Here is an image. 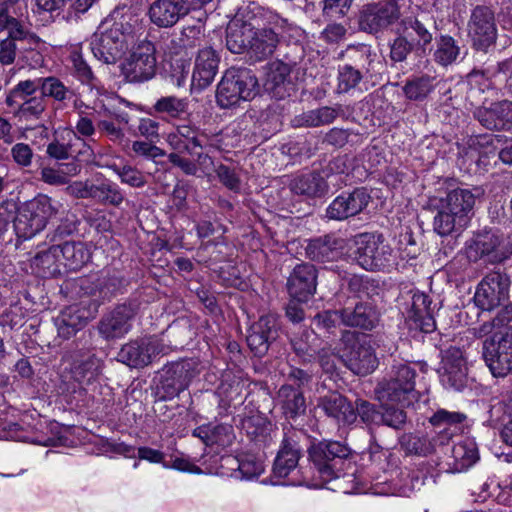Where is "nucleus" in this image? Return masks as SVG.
Here are the masks:
<instances>
[{
	"instance_id": "obj_1",
	"label": "nucleus",
	"mask_w": 512,
	"mask_h": 512,
	"mask_svg": "<svg viewBox=\"0 0 512 512\" xmlns=\"http://www.w3.org/2000/svg\"><path fill=\"white\" fill-rule=\"evenodd\" d=\"M56 213L52 199L39 194L32 200L23 203L16 212L13 221L14 231L18 239L27 240L41 232L51 216Z\"/></svg>"
},
{
	"instance_id": "obj_2",
	"label": "nucleus",
	"mask_w": 512,
	"mask_h": 512,
	"mask_svg": "<svg viewBox=\"0 0 512 512\" xmlns=\"http://www.w3.org/2000/svg\"><path fill=\"white\" fill-rule=\"evenodd\" d=\"M350 448L339 441L323 440L308 448L309 460L316 468L323 484L340 477Z\"/></svg>"
},
{
	"instance_id": "obj_3",
	"label": "nucleus",
	"mask_w": 512,
	"mask_h": 512,
	"mask_svg": "<svg viewBox=\"0 0 512 512\" xmlns=\"http://www.w3.org/2000/svg\"><path fill=\"white\" fill-rule=\"evenodd\" d=\"M340 342L343 345L341 360L355 375H369L378 367L379 361L370 340L360 339L355 331L343 330Z\"/></svg>"
},
{
	"instance_id": "obj_4",
	"label": "nucleus",
	"mask_w": 512,
	"mask_h": 512,
	"mask_svg": "<svg viewBox=\"0 0 512 512\" xmlns=\"http://www.w3.org/2000/svg\"><path fill=\"white\" fill-rule=\"evenodd\" d=\"M416 370L407 363L392 366L389 378L380 381L376 394L381 402L409 405L415 394Z\"/></svg>"
},
{
	"instance_id": "obj_5",
	"label": "nucleus",
	"mask_w": 512,
	"mask_h": 512,
	"mask_svg": "<svg viewBox=\"0 0 512 512\" xmlns=\"http://www.w3.org/2000/svg\"><path fill=\"white\" fill-rule=\"evenodd\" d=\"M36 83L30 79L18 82L7 94L5 104L8 113L20 122L38 121L46 110V100L43 96H35Z\"/></svg>"
},
{
	"instance_id": "obj_6",
	"label": "nucleus",
	"mask_w": 512,
	"mask_h": 512,
	"mask_svg": "<svg viewBox=\"0 0 512 512\" xmlns=\"http://www.w3.org/2000/svg\"><path fill=\"white\" fill-rule=\"evenodd\" d=\"M132 30L128 22L118 21L104 32L94 34L90 45L95 58L105 64L116 63L128 49Z\"/></svg>"
},
{
	"instance_id": "obj_7",
	"label": "nucleus",
	"mask_w": 512,
	"mask_h": 512,
	"mask_svg": "<svg viewBox=\"0 0 512 512\" xmlns=\"http://www.w3.org/2000/svg\"><path fill=\"white\" fill-rule=\"evenodd\" d=\"M355 260L365 270H382L393 260L392 248L381 234L363 233L356 240Z\"/></svg>"
},
{
	"instance_id": "obj_8",
	"label": "nucleus",
	"mask_w": 512,
	"mask_h": 512,
	"mask_svg": "<svg viewBox=\"0 0 512 512\" xmlns=\"http://www.w3.org/2000/svg\"><path fill=\"white\" fill-rule=\"evenodd\" d=\"M156 48L149 40L141 41L120 66L121 74L130 83H142L157 72Z\"/></svg>"
},
{
	"instance_id": "obj_9",
	"label": "nucleus",
	"mask_w": 512,
	"mask_h": 512,
	"mask_svg": "<svg viewBox=\"0 0 512 512\" xmlns=\"http://www.w3.org/2000/svg\"><path fill=\"white\" fill-rule=\"evenodd\" d=\"M511 279L502 270L488 272L478 283L474 302L482 310L491 311L509 300Z\"/></svg>"
},
{
	"instance_id": "obj_10",
	"label": "nucleus",
	"mask_w": 512,
	"mask_h": 512,
	"mask_svg": "<svg viewBox=\"0 0 512 512\" xmlns=\"http://www.w3.org/2000/svg\"><path fill=\"white\" fill-rule=\"evenodd\" d=\"M483 358L494 377L512 372V331L493 334L483 342Z\"/></svg>"
},
{
	"instance_id": "obj_11",
	"label": "nucleus",
	"mask_w": 512,
	"mask_h": 512,
	"mask_svg": "<svg viewBox=\"0 0 512 512\" xmlns=\"http://www.w3.org/2000/svg\"><path fill=\"white\" fill-rule=\"evenodd\" d=\"M468 36L475 49L486 52L496 43L497 28L492 10L486 6H476L468 21Z\"/></svg>"
},
{
	"instance_id": "obj_12",
	"label": "nucleus",
	"mask_w": 512,
	"mask_h": 512,
	"mask_svg": "<svg viewBox=\"0 0 512 512\" xmlns=\"http://www.w3.org/2000/svg\"><path fill=\"white\" fill-rule=\"evenodd\" d=\"M303 436L302 431L293 428L284 433L273 463L272 474L274 478L284 479L297 468L302 457L300 440Z\"/></svg>"
},
{
	"instance_id": "obj_13",
	"label": "nucleus",
	"mask_w": 512,
	"mask_h": 512,
	"mask_svg": "<svg viewBox=\"0 0 512 512\" xmlns=\"http://www.w3.org/2000/svg\"><path fill=\"white\" fill-rule=\"evenodd\" d=\"M196 372L190 361H180L166 366L161 373L157 394L160 399H172L185 390Z\"/></svg>"
},
{
	"instance_id": "obj_14",
	"label": "nucleus",
	"mask_w": 512,
	"mask_h": 512,
	"mask_svg": "<svg viewBox=\"0 0 512 512\" xmlns=\"http://www.w3.org/2000/svg\"><path fill=\"white\" fill-rule=\"evenodd\" d=\"M371 196L366 188L358 187L351 192H343L326 208L325 218L344 221L360 214L370 203Z\"/></svg>"
},
{
	"instance_id": "obj_15",
	"label": "nucleus",
	"mask_w": 512,
	"mask_h": 512,
	"mask_svg": "<svg viewBox=\"0 0 512 512\" xmlns=\"http://www.w3.org/2000/svg\"><path fill=\"white\" fill-rule=\"evenodd\" d=\"M279 316L273 313L262 315L253 323L247 335V344L255 356H264L270 345L279 337Z\"/></svg>"
},
{
	"instance_id": "obj_16",
	"label": "nucleus",
	"mask_w": 512,
	"mask_h": 512,
	"mask_svg": "<svg viewBox=\"0 0 512 512\" xmlns=\"http://www.w3.org/2000/svg\"><path fill=\"white\" fill-rule=\"evenodd\" d=\"M279 316L273 313L262 315L253 323L247 335V344L255 356H264L270 345L279 337Z\"/></svg>"
},
{
	"instance_id": "obj_17",
	"label": "nucleus",
	"mask_w": 512,
	"mask_h": 512,
	"mask_svg": "<svg viewBox=\"0 0 512 512\" xmlns=\"http://www.w3.org/2000/svg\"><path fill=\"white\" fill-rule=\"evenodd\" d=\"M400 16L396 3H370L363 6L359 26L368 33L380 32L394 24Z\"/></svg>"
},
{
	"instance_id": "obj_18",
	"label": "nucleus",
	"mask_w": 512,
	"mask_h": 512,
	"mask_svg": "<svg viewBox=\"0 0 512 512\" xmlns=\"http://www.w3.org/2000/svg\"><path fill=\"white\" fill-rule=\"evenodd\" d=\"M192 9L189 0H154L149 5L147 15L158 28H171Z\"/></svg>"
},
{
	"instance_id": "obj_19",
	"label": "nucleus",
	"mask_w": 512,
	"mask_h": 512,
	"mask_svg": "<svg viewBox=\"0 0 512 512\" xmlns=\"http://www.w3.org/2000/svg\"><path fill=\"white\" fill-rule=\"evenodd\" d=\"M397 26L416 46V53L423 55L431 50L430 45L437 31L435 21L432 18L409 16L403 18Z\"/></svg>"
},
{
	"instance_id": "obj_20",
	"label": "nucleus",
	"mask_w": 512,
	"mask_h": 512,
	"mask_svg": "<svg viewBox=\"0 0 512 512\" xmlns=\"http://www.w3.org/2000/svg\"><path fill=\"white\" fill-rule=\"evenodd\" d=\"M441 380L444 385L462 391L468 383V367L460 348L449 347L442 352Z\"/></svg>"
},
{
	"instance_id": "obj_21",
	"label": "nucleus",
	"mask_w": 512,
	"mask_h": 512,
	"mask_svg": "<svg viewBox=\"0 0 512 512\" xmlns=\"http://www.w3.org/2000/svg\"><path fill=\"white\" fill-rule=\"evenodd\" d=\"M136 314L133 304L123 303L104 315L98 324L100 335L106 340L120 338L131 329L130 321Z\"/></svg>"
},
{
	"instance_id": "obj_22",
	"label": "nucleus",
	"mask_w": 512,
	"mask_h": 512,
	"mask_svg": "<svg viewBox=\"0 0 512 512\" xmlns=\"http://www.w3.org/2000/svg\"><path fill=\"white\" fill-rule=\"evenodd\" d=\"M211 138L199 127L185 124L179 125L174 133L168 135V143L171 148L182 154H194V150L207 149Z\"/></svg>"
},
{
	"instance_id": "obj_23",
	"label": "nucleus",
	"mask_w": 512,
	"mask_h": 512,
	"mask_svg": "<svg viewBox=\"0 0 512 512\" xmlns=\"http://www.w3.org/2000/svg\"><path fill=\"white\" fill-rule=\"evenodd\" d=\"M158 353L156 341L151 338H140L124 344L117 354V360L132 368H143L148 366Z\"/></svg>"
},
{
	"instance_id": "obj_24",
	"label": "nucleus",
	"mask_w": 512,
	"mask_h": 512,
	"mask_svg": "<svg viewBox=\"0 0 512 512\" xmlns=\"http://www.w3.org/2000/svg\"><path fill=\"white\" fill-rule=\"evenodd\" d=\"M344 308L343 325L362 331L374 330L380 322V311L370 301L358 300Z\"/></svg>"
},
{
	"instance_id": "obj_25",
	"label": "nucleus",
	"mask_w": 512,
	"mask_h": 512,
	"mask_svg": "<svg viewBox=\"0 0 512 512\" xmlns=\"http://www.w3.org/2000/svg\"><path fill=\"white\" fill-rule=\"evenodd\" d=\"M501 242V237L491 230L478 232L468 245L469 258L474 261L487 258L490 263H501L507 258L499 249Z\"/></svg>"
},
{
	"instance_id": "obj_26",
	"label": "nucleus",
	"mask_w": 512,
	"mask_h": 512,
	"mask_svg": "<svg viewBox=\"0 0 512 512\" xmlns=\"http://www.w3.org/2000/svg\"><path fill=\"white\" fill-rule=\"evenodd\" d=\"M317 287V270L309 263L297 265L287 281L290 296L298 301L306 302L314 295Z\"/></svg>"
},
{
	"instance_id": "obj_27",
	"label": "nucleus",
	"mask_w": 512,
	"mask_h": 512,
	"mask_svg": "<svg viewBox=\"0 0 512 512\" xmlns=\"http://www.w3.org/2000/svg\"><path fill=\"white\" fill-rule=\"evenodd\" d=\"M411 304L407 311L410 328L419 329L423 333H431L436 329L430 297L420 291H411Z\"/></svg>"
},
{
	"instance_id": "obj_28",
	"label": "nucleus",
	"mask_w": 512,
	"mask_h": 512,
	"mask_svg": "<svg viewBox=\"0 0 512 512\" xmlns=\"http://www.w3.org/2000/svg\"><path fill=\"white\" fill-rule=\"evenodd\" d=\"M288 188L293 195L306 200L323 198L329 192V185L325 177L318 171L294 176L289 181Z\"/></svg>"
},
{
	"instance_id": "obj_29",
	"label": "nucleus",
	"mask_w": 512,
	"mask_h": 512,
	"mask_svg": "<svg viewBox=\"0 0 512 512\" xmlns=\"http://www.w3.org/2000/svg\"><path fill=\"white\" fill-rule=\"evenodd\" d=\"M317 407L338 424L350 425L356 421V412L353 404L338 392H330L319 397Z\"/></svg>"
},
{
	"instance_id": "obj_30",
	"label": "nucleus",
	"mask_w": 512,
	"mask_h": 512,
	"mask_svg": "<svg viewBox=\"0 0 512 512\" xmlns=\"http://www.w3.org/2000/svg\"><path fill=\"white\" fill-rule=\"evenodd\" d=\"M219 62V55L212 47L200 49L191 77L192 86L198 90L207 88L217 75Z\"/></svg>"
},
{
	"instance_id": "obj_31",
	"label": "nucleus",
	"mask_w": 512,
	"mask_h": 512,
	"mask_svg": "<svg viewBox=\"0 0 512 512\" xmlns=\"http://www.w3.org/2000/svg\"><path fill=\"white\" fill-rule=\"evenodd\" d=\"M343 247V240L330 233L310 239L305 253L311 261L332 262L341 256Z\"/></svg>"
},
{
	"instance_id": "obj_32",
	"label": "nucleus",
	"mask_w": 512,
	"mask_h": 512,
	"mask_svg": "<svg viewBox=\"0 0 512 512\" xmlns=\"http://www.w3.org/2000/svg\"><path fill=\"white\" fill-rule=\"evenodd\" d=\"M216 146L209 140V147L207 149L194 150V154H188L194 160L183 157L178 153H170L168 161L174 166L180 168L186 175H196L198 170H201L205 175L210 174L216 168L210 153Z\"/></svg>"
},
{
	"instance_id": "obj_33",
	"label": "nucleus",
	"mask_w": 512,
	"mask_h": 512,
	"mask_svg": "<svg viewBox=\"0 0 512 512\" xmlns=\"http://www.w3.org/2000/svg\"><path fill=\"white\" fill-rule=\"evenodd\" d=\"M475 117L487 129L505 130L512 127V102L501 101L490 108H480L475 111Z\"/></svg>"
},
{
	"instance_id": "obj_34",
	"label": "nucleus",
	"mask_w": 512,
	"mask_h": 512,
	"mask_svg": "<svg viewBox=\"0 0 512 512\" xmlns=\"http://www.w3.org/2000/svg\"><path fill=\"white\" fill-rule=\"evenodd\" d=\"M94 315L84 307L72 305L62 311L56 319L58 336L67 340L82 330Z\"/></svg>"
},
{
	"instance_id": "obj_35",
	"label": "nucleus",
	"mask_w": 512,
	"mask_h": 512,
	"mask_svg": "<svg viewBox=\"0 0 512 512\" xmlns=\"http://www.w3.org/2000/svg\"><path fill=\"white\" fill-rule=\"evenodd\" d=\"M276 400L287 419L294 420L306 413L303 391L292 384H283L277 392Z\"/></svg>"
},
{
	"instance_id": "obj_36",
	"label": "nucleus",
	"mask_w": 512,
	"mask_h": 512,
	"mask_svg": "<svg viewBox=\"0 0 512 512\" xmlns=\"http://www.w3.org/2000/svg\"><path fill=\"white\" fill-rule=\"evenodd\" d=\"M343 108L341 105L334 107L322 106L317 109L309 110L296 115L291 120V125L295 128H315L333 123L341 114Z\"/></svg>"
},
{
	"instance_id": "obj_37",
	"label": "nucleus",
	"mask_w": 512,
	"mask_h": 512,
	"mask_svg": "<svg viewBox=\"0 0 512 512\" xmlns=\"http://www.w3.org/2000/svg\"><path fill=\"white\" fill-rule=\"evenodd\" d=\"M253 27L250 23L235 19L226 28V47L234 54L249 52Z\"/></svg>"
},
{
	"instance_id": "obj_38",
	"label": "nucleus",
	"mask_w": 512,
	"mask_h": 512,
	"mask_svg": "<svg viewBox=\"0 0 512 512\" xmlns=\"http://www.w3.org/2000/svg\"><path fill=\"white\" fill-rule=\"evenodd\" d=\"M192 435L199 438L206 446L226 447L231 445L234 439L233 427L229 424H204L196 427Z\"/></svg>"
},
{
	"instance_id": "obj_39",
	"label": "nucleus",
	"mask_w": 512,
	"mask_h": 512,
	"mask_svg": "<svg viewBox=\"0 0 512 512\" xmlns=\"http://www.w3.org/2000/svg\"><path fill=\"white\" fill-rule=\"evenodd\" d=\"M205 39V28L200 22L182 27L179 36L171 40L168 46L171 55L178 56L187 49L200 46Z\"/></svg>"
},
{
	"instance_id": "obj_40",
	"label": "nucleus",
	"mask_w": 512,
	"mask_h": 512,
	"mask_svg": "<svg viewBox=\"0 0 512 512\" xmlns=\"http://www.w3.org/2000/svg\"><path fill=\"white\" fill-rule=\"evenodd\" d=\"M279 43L278 34L271 28L253 29L250 44V57L255 61H262L270 57Z\"/></svg>"
},
{
	"instance_id": "obj_41",
	"label": "nucleus",
	"mask_w": 512,
	"mask_h": 512,
	"mask_svg": "<svg viewBox=\"0 0 512 512\" xmlns=\"http://www.w3.org/2000/svg\"><path fill=\"white\" fill-rule=\"evenodd\" d=\"M439 202L451 213H457L461 218H466L469 222V213L475 204V196L468 189H454L450 191L445 198H441Z\"/></svg>"
},
{
	"instance_id": "obj_42",
	"label": "nucleus",
	"mask_w": 512,
	"mask_h": 512,
	"mask_svg": "<svg viewBox=\"0 0 512 512\" xmlns=\"http://www.w3.org/2000/svg\"><path fill=\"white\" fill-rule=\"evenodd\" d=\"M466 218H461L457 213H451L439 202L437 214L433 220V230L439 236L444 237L461 232L467 226Z\"/></svg>"
},
{
	"instance_id": "obj_43",
	"label": "nucleus",
	"mask_w": 512,
	"mask_h": 512,
	"mask_svg": "<svg viewBox=\"0 0 512 512\" xmlns=\"http://www.w3.org/2000/svg\"><path fill=\"white\" fill-rule=\"evenodd\" d=\"M58 245L61 250V264L69 270H79L90 259V253L82 242L65 241Z\"/></svg>"
},
{
	"instance_id": "obj_44",
	"label": "nucleus",
	"mask_w": 512,
	"mask_h": 512,
	"mask_svg": "<svg viewBox=\"0 0 512 512\" xmlns=\"http://www.w3.org/2000/svg\"><path fill=\"white\" fill-rule=\"evenodd\" d=\"M92 200L102 205L119 207L125 200V196L116 183L102 178L93 183Z\"/></svg>"
},
{
	"instance_id": "obj_45",
	"label": "nucleus",
	"mask_w": 512,
	"mask_h": 512,
	"mask_svg": "<svg viewBox=\"0 0 512 512\" xmlns=\"http://www.w3.org/2000/svg\"><path fill=\"white\" fill-rule=\"evenodd\" d=\"M228 77L236 80V90L244 95V100L253 99L258 93V80L255 73L246 67H230L225 71Z\"/></svg>"
},
{
	"instance_id": "obj_46",
	"label": "nucleus",
	"mask_w": 512,
	"mask_h": 512,
	"mask_svg": "<svg viewBox=\"0 0 512 512\" xmlns=\"http://www.w3.org/2000/svg\"><path fill=\"white\" fill-rule=\"evenodd\" d=\"M291 68L282 61L272 62L269 66L266 78V88L271 91L274 96L283 98L285 95V86L290 84L289 76Z\"/></svg>"
},
{
	"instance_id": "obj_47",
	"label": "nucleus",
	"mask_w": 512,
	"mask_h": 512,
	"mask_svg": "<svg viewBox=\"0 0 512 512\" xmlns=\"http://www.w3.org/2000/svg\"><path fill=\"white\" fill-rule=\"evenodd\" d=\"M60 252L59 245L52 244L47 250L40 251L33 257L32 266L39 269L44 277L54 276L60 273Z\"/></svg>"
},
{
	"instance_id": "obj_48",
	"label": "nucleus",
	"mask_w": 512,
	"mask_h": 512,
	"mask_svg": "<svg viewBox=\"0 0 512 512\" xmlns=\"http://www.w3.org/2000/svg\"><path fill=\"white\" fill-rule=\"evenodd\" d=\"M242 429L255 442L266 445L271 440L273 427L271 422L260 414L248 416L242 420Z\"/></svg>"
},
{
	"instance_id": "obj_49",
	"label": "nucleus",
	"mask_w": 512,
	"mask_h": 512,
	"mask_svg": "<svg viewBox=\"0 0 512 512\" xmlns=\"http://www.w3.org/2000/svg\"><path fill=\"white\" fill-rule=\"evenodd\" d=\"M234 83H237L236 80L228 77L224 72L216 90V101L221 108H231L237 105L241 100H244V95L236 90Z\"/></svg>"
},
{
	"instance_id": "obj_50",
	"label": "nucleus",
	"mask_w": 512,
	"mask_h": 512,
	"mask_svg": "<svg viewBox=\"0 0 512 512\" xmlns=\"http://www.w3.org/2000/svg\"><path fill=\"white\" fill-rule=\"evenodd\" d=\"M401 449L407 455L428 456L434 452V445L427 436L413 433L403 434L399 440Z\"/></svg>"
},
{
	"instance_id": "obj_51",
	"label": "nucleus",
	"mask_w": 512,
	"mask_h": 512,
	"mask_svg": "<svg viewBox=\"0 0 512 512\" xmlns=\"http://www.w3.org/2000/svg\"><path fill=\"white\" fill-rule=\"evenodd\" d=\"M375 54L369 45L359 44L355 46H349L347 48V58L349 66L360 70L361 72L368 74L371 70V65L374 62Z\"/></svg>"
},
{
	"instance_id": "obj_52",
	"label": "nucleus",
	"mask_w": 512,
	"mask_h": 512,
	"mask_svg": "<svg viewBox=\"0 0 512 512\" xmlns=\"http://www.w3.org/2000/svg\"><path fill=\"white\" fill-rule=\"evenodd\" d=\"M314 333L303 330L299 335L290 338V344L295 354L305 363H310L316 358L317 350L313 346Z\"/></svg>"
},
{
	"instance_id": "obj_53",
	"label": "nucleus",
	"mask_w": 512,
	"mask_h": 512,
	"mask_svg": "<svg viewBox=\"0 0 512 512\" xmlns=\"http://www.w3.org/2000/svg\"><path fill=\"white\" fill-rule=\"evenodd\" d=\"M459 55L460 47L456 40L449 35H441L434 52L435 61L442 66H448L454 63Z\"/></svg>"
},
{
	"instance_id": "obj_54",
	"label": "nucleus",
	"mask_w": 512,
	"mask_h": 512,
	"mask_svg": "<svg viewBox=\"0 0 512 512\" xmlns=\"http://www.w3.org/2000/svg\"><path fill=\"white\" fill-rule=\"evenodd\" d=\"M452 457L457 469H467L479 459L478 449L472 440H465L453 446Z\"/></svg>"
},
{
	"instance_id": "obj_55",
	"label": "nucleus",
	"mask_w": 512,
	"mask_h": 512,
	"mask_svg": "<svg viewBox=\"0 0 512 512\" xmlns=\"http://www.w3.org/2000/svg\"><path fill=\"white\" fill-rule=\"evenodd\" d=\"M30 82L36 83V91L41 90V95L44 99L51 97L56 101H64L70 93L67 88L58 78L50 76L46 78H36Z\"/></svg>"
},
{
	"instance_id": "obj_56",
	"label": "nucleus",
	"mask_w": 512,
	"mask_h": 512,
	"mask_svg": "<svg viewBox=\"0 0 512 512\" xmlns=\"http://www.w3.org/2000/svg\"><path fill=\"white\" fill-rule=\"evenodd\" d=\"M129 281L121 276L119 273L108 274L107 276L99 279L96 289L99 297L103 300H109L113 296L122 293L128 286Z\"/></svg>"
},
{
	"instance_id": "obj_57",
	"label": "nucleus",
	"mask_w": 512,
	"mask_h": 512,
	"mask_svg": "<svg viewBox=\"0 0 512 512\" xmlns=\"http://www.w3.org/2000/svg\"><path fill=\"white\" fill-rule=\"evenodd\" d=\"M395 34V38L389 42V58L394 63L404 62L413 51L416 52V46L398 26H396Z\"/></svg>"
},
{
	"instance_id": "obj_58",
	"label": "nucleus",
	"mask_w": 512,
	"mask_h": 512,
	"mask_svg": "<svg viewBox=\"0 0 512 512\" xmlns=\"http://www.w3.org/2000/svg\"><path fill=\"white\" fill-rule=\"evenodd\" d=\"M188 101L185 98H179L174 95L163 96L159 98L153 105L155 112L166 114L172 118H179L186 113Z\"/></svg>"
},
{
	"instance_id": "obj_59",
	"label": "nucleus",
	"mask_w": 512,
	"mask_h": 512,
	"mask_svg": "<svg viewBox=\"0 0 512 512\" xmlns=\"http://www.w3.org/2000/svg\"><path fill=\"white\" fill-rule=\"evenodd\" d=\"M101 360L95 355L89 356L74 368V375L78 382L89 384L101 373Z\"/></svg>"
},
{
	"instance_id": "obj_60",
	"label": "nucleus",
	"mask_w": 512,
	"mask_h": 512,
	"mask_svg": "<svg viewBox=\"0 0 512 512\" xmlns=\"http://www.w3.org/2000/svg\"><path fill=\"white\" fill-rule=\"evenodd\" d=\"M433 90L432 79L429 76L417 77L406 82L403 92L409 100L421 101Z\"/></svg>"
},
{
	"instance_id": "obj_61",
	"label": "nucleus",
	"mask_w": 512,
	"mask_h": 512,
	"mask_svg": "<svg viewBox=\"0 0 512 512\" xmlns=\"http://www.w3.org/2000/svg\"><path fill=\"white\" fill-rule=\"evenodd\" d=\"M365 75V73L347 64L339 66L337 91L339 93H347L355 89Z\"/></svg>"
},
{
	"instance_id": "obj_62",
	"label": "nucleus",
	"mask_w": 512,
	"mask_h": 512,
	"mask_svg": "<svg viewBox=\"0 0 512 512\" xmlns=\"http://www.w3.org/2000/svg\"><path fill=\"white\" fill-rule=\"evenodd\" d=\"M407 421V413L403 408L394 405H382L379 425H385L395 430L402 429Z\"/></svg>"
},
{
	"instance_id": "obj_63",
	"label": "nucleus",
	"mask_w": 512,
	"mask_h": 512,
	"mask_svg": "<svg viewBox=\"0 0 512 512\" xmlns=\"http://www.w3.org/2000/svg\"><path fill=\"white\" fill-rule=\"evenodd\" d=\"M113 172L120 178L123 184L134 188H141L147 183L145 175L136 167L130 165L119 166L113 164L110 166Z\"/></svg>"
},
{
	"instance_id": "obj_64",
	"label": "nucleus",
	"mask_w": 512,
	"mask_h": 512,
	"mask_svg": "<svg viewBox=\"0 0 512 512\" xmlns=\"http://www.w3.org/2000/svg\"><path fill=\"white\" fill-rule=\"evenodd\" d=\"M344 308L336 310H325L317 313L314 316V324L319 330H324L328 333H333L335 329L343 325Z\"/></svg>"
}]
</instances>
